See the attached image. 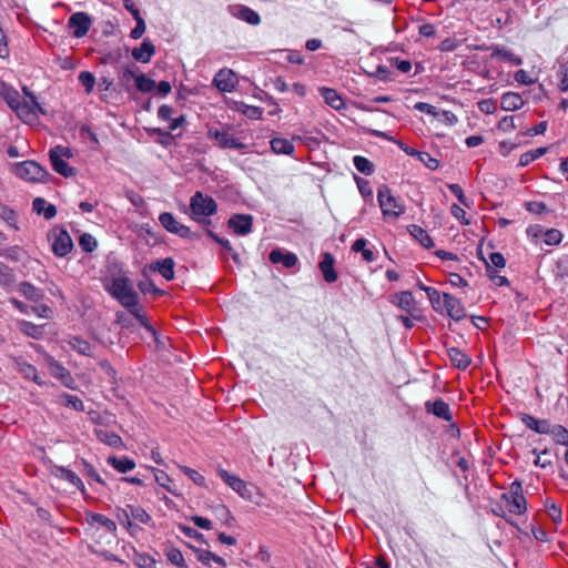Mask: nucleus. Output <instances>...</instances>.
<instances>
[{
	"label": "nucleus",
	"instance_id": "1",
	"mask_svg": "<svg viewBox=\"0 0 568 568\" xmlns=\"http://www.w3.org/2000/svg\"><path fill=\"white\" fill-rule=\"evenodd\" d=\"M106 290L123 307L128 308L129 312L135 316L141 325L153 333L152 327L146 323L142 314V310L138 304V294L128 277L123 275L114 276L111 282L106 284Z\"/></svg>",
	"mask_w": 568,
	"mask_h": 568
},
{
	"label": "nucleus",
	"instance_id": "2",
	"mask_svg": "<svg viewBox=\"0 0 568 568\" xmlns=\"http://www.w3.org/2000/svg\"><path fill=\"white\" fill-rule=\"evenodd\" d=\"M216 474L231 489L239 494L243 499L260 505V501L257 500L256 497H260L261 493L254 485L244 481L235 474H232L220 467L216 469Z\"/></svg>",
	"mask_w": 568,
	"mask_h": 568
},
{
	"label": "nucleus",
	"instance_id": "3",
	"mask_svg": "<svg viewBox=\"0 0 568 568\" xmlns=\"http://www.w3.org/2000/svg\"><path fill=\"white\" fill-rule=\"evenodd\" d=\"M191 217L200 223H209V217L217 212L216 202L202 192H195L190 199Z\"/></svg>",
	"mask_w": 568,
	"mask_h": 568
},
{
	"label": "nucleus",
	"instance_id": "4",
	"mask_svg": "<svg viewBox=\"0 0 568 568\" xmlns=\"http://www.w3.org/2000/svg\"><path fill=\"white\" fill-rule=\"evenodd\" d=\"M377 201L386 220H397L405 213V204L399 197H396L390 189L382 185L377 191Z\"/></svg>",
	"mask_w": 568,
	"mask_h": 568
},
{
	"label": "nucleus",
	"instance_id": "5",
	"mask_svg": "<svg viewBox=\"0 0 568 568\" xmlns=\"http://www.w3.org/2000/svg\"><path fill=\"white\" fill-rule=\"evenodd\" d=\"M87 523L94 530V535L99 539V541H104L106 544H111L112 539L115 537L116 524L101 514H88Z\"/></svg>",
	"mask_w": 568,
	"mask_h": 568
},
{
	"label": "nucleus",
	"instance_id": "6",
	"mask_svg": "<svg viewBox=\"0 0 568 568\" xmlns=\"http://www.w3.org/2000/svg\"><path fill=\"white\" fill-rule=\"evenodd\" d=\"M48 241L52 252L58 257H64L73 248V242L67 230L60 226L52 227L48 233Z\"/></svg>",
	"mask_w": 568,
	"mask_h": 568
},
{
	"label": "nucleus",
	"instance_id": "7",
	"mask_svg": "<svg viewBox=\"0 0 568 568\" xmlns=\"http://www.w3.org/2000/svg\"><path fill=\"white\" fill-rule=\"evenodd\" d=\"M73 156L72 151L62 145H57L49 152V158L53 170L64 178H70L75 174V170L70 166L65 160Z\"/></svg>",
	"mask_w": 568,
	"mask_h": 568
},
{
	"label": "nucleus",
	"instance_id": "8",
	"mask_svg": "<svg viewBox=\"0 0 568 568\" xmlns=\"http://www.w3.org/2000/svg\"><path fill=\"white\" fill-rule=\"evenodd\" d=\"M23 92L29 100L21 101L13 110L24 123L33 124L38 121V112L41 111V108L36 97L26 87Z\"/></svg>",
	"mask_w": 568,
	"mask_h": 568
},
{
	"label": "nucleus",
	"instance_id": "9",
	"mask_svg": "<svg viewBox=\"0 0 568 568\" xmlns=\"http://www.w3.org/2000/svg\"><path fill=\"white\" fill-rule=\"evenodd\" d=\"M13 172L18 178L29 182H43L48 175L47 171L34 161L17 163Z\"/></svg>",
	"mask_w": 568,
	"mask_h": 568
},
{
	"label": "nucleus",
	"instance_id": "10",
	"mask_svg": "<svg viewBox=\"0 0 568 568\" xmlns=\"http://www.w3.org/2000/svg\"><path fill=\"white\" fill-rule=\"evenodd\" d=\"M509 513L521 515L526 510V499L521 493V485L513 483L510 491L503 496Z\"/></svg>",
	"mask_w": 568,
	"mask_h": 568
},
{
	"label": "nucleus",
	"instance_id": "11",
	"mask_svg": "<svg viewBox=\"0 0 568 568\" xmlns=\"http://www.w3.org/2000/svg\"><path fill=\"white\" fill-rule=\"evenodd\" d=\"M45 362L49 372L53 377L58 378L65 387L71 389L75 388V382L70 372L64 366H62L59 362L49 355L45 357Z\"/></svg>",
	"mask_w": 568,
	"mask_h": 568
},
{
	"label": "nucleus",
	"instance_id": "12",
	"mask_svg": "<svg viewBox=\"0 0 568 568\" xmlns=\"http://www.w3.org/2000/svg\"><path fill=\"white\" fill-rule=\"evenodd\" d=\"M68 26L75 38H82L90 30L92 19L85 12H75L69 18Z\"/></svg>",
	"mask_w": 568,
	"mask_h": 568
},
{
	"label": "nucleus",
	"instance_id": "13",
	"mask_svg": "<svg viewBox=\"0 0 568 568\" xmlns=\"http://www.w3.org/2000/svg\"><path fill=\"white\" fill-rule=\"evenodd\" d=\"M444 311L455 321H460L466 316V311L460 300L448 293L443 294V312Z\"/></svg>",
	"mask_w": 568,
	"mask_h": 568
},
{
	"label": "nucleus",
	"instance_id": "14",
	"mask_svg": "<svg viewBox=\"0 0 568 568\" xmlns=\"http://www.w3.org/2000/svg\"><path fill=\"white\" fill-rule=\"evenodd\" d=\"M237 83L233 70L221 69L213 79V84L222 92H232Z\"/></svg>",
	"mask_w": 568,
	"mask_h": 568
},
{
	"label": "nucleus",
	"instance_id": "15",
	"mask_svg": "<svg viewBox=\"0 0 568 568\" xmlns=\"http://www.w3.org/2000/svg\"><path fill=\"white\" fill-rule=\"evenodd\" d=\"M207 136L210 139H214L219 146L223 149H243L244 144L239 142L232 134L226 131H220L217 129L211 128L207 131Z\"/></svg>",
	"mask_w": 568,
	"mask_h": 568
},
{
	"label": "nucleus",
	"instance_id": "16",
	"mask_svg": "<svg viewBox=\"0 0 568 568\" xmlns=\"http://www.w3.org/2000/svg\"><path fill=\"white\" fill-rule=\"evenodd\" d=\"M159 221L166 231L178 234L181 237H189L191 234L190 227L178 222L176 219L169 212L160 214Z\"/></svg>",
	"mask_w": 568,
	"mask_h": 568
},
{
	"label": "nucleus",
	"instance_id": "17",
	"mask_svg": "<svg viewBox=\"0 0 568 568\" xmlns=\"http://www.w3.org/2000/svg\"><path fill=\"white\" fill-rule=\"evenodd\" d=\"M229 226L239 235H246L252 230V216L251 215H233L229 220Z\"/></svg>",
	"mask_w": 568,
	"mask_h": 568
},
{
	"label": "nucleus",
	"instance_id": "18",
	"mask_svg": "<svg viewBox=\"0 0 568 568\" xmlns=\"http://www.w3.org/2000/svg\"><path fill=\"white\" fill-rule=\"evenodd\" d=\"M335 258L331 253H324L320 262V270L327 283H334L337 280V273L334 268Z\"/></svg>",
	"mask_w": 568,
	"mask_h": 568
},
{
	"label": "nucleus",
	"instance_id": "19",
	"mask_svg": "<svg viewBox=\"0 0 568 568\" xmlns=\"http://www.w3.org/2000/svg\"><path fill=\"white\" fill-rule=\"evenodd\" d=\"M270 261L274 264H283L285 267L290 268L297 264V256L292 252H285L280 248L273 250L270 253Z\"/></svg>",
	"mask_w": 568,
	"mask_h": 568
},
{
	"label": "nucleus",
	"instance_id": "20",
	"mask_svg": "<svg viewBox=\"0 0 568 568\" xmlns=\"http://www.w3.org/2000/svg\"><path fill=\"white\" fill-rule=\"evenodd\" d=\"M155 53L154 44L145 39L139 48L132 50V57L142 63H148Z\"/></svg>",
	"mask_w": 568,
	"mask_h": 568
},
{
	"label": "nucleus",
	"instance_id": "21",
	"mask_svg": "<svg viewBox=\"0 0 568 568\" xmlns=\"http://www.w3.org/2000/svg\"><path fill=\"white\" fill-rule=\"evenodd\" d=\"M524 100L517 92H506L501 95L500 106L505 111H517L524 106Z\"/></svg>",
	"mask_w": 568,
	"mask_h": 568
},
{
	"label": "nucleus",
	"instance_id": "22",
	"mask_svg": "<svg viewBox=\"0 0 568 568\" xmlns=\"http://www.w3.org/2000/svg\"><path fill=\"white\" fill-rule=\"evenodd\" d=\"M32 207H33V211L39 214V215H43L44 219L47 220H51L52 217L55 216L57 214V209L53 204H50L48 203L42 197H37L33 200V203H32Z\"/></svg>",
	"mask_w": 568,
	"mask_h": 568
},
{
	"label": "nucleus",
	"instance_id": "23",
	"mask_svg": "<svg viewBox=\"0 0 568 568\" xmlns=\"http://www.w3.org/2000/svg\"><path fill=\"white\" fill-rule=\"evenodd\" d=\"M174 261L171 257H166L153 263L151 268L158 271L166 281H171L174 278Z\"/></svg>",
	"mask_w": 568,
	"mask_h": 568
},
{
	"label": "nucleus",
	"instance_id": "24",
	"mask_svg": "<svg viewBox=\"0 0 568 568\" xmlns=\"http://www.w3.org/2000/svg\"><path fill=\"white\" fill-rule=\"evenodd\" d=\"M233 16L252 24L257 26L261 22L260 16L254 10L244 7V6H237L233 9Z\"/></svg>",
	"mask_w": 568,
	"mask_h": 568
},
{
	"label": "nucleus",
	"instance_id": "25",
	"mask_svg": "<svg viewBox=\"0 0 568 568\" xmlns=\"http://www.w3.org/2000/svg\"><path fill=\"white\" fill-rule=\"evenodd\" d=\"M321 94L326 104L335 110H341L344 108L345 103L343 98L337 93L336 90L329 88H322Z\"/></svg>",
	"mask_w": 568,
	"mask_h": 568
},
{
	"label": "nucleus",
	"instance_id": "26",
	"mask_svg": "<svg viewBox=\"0 0 568 568\" xmlns=\"http://www.w3.org/2000/svg\"><path fill=\"white\" fill-rule=\"evenodd\" d=\"M426 409L427 412L433 413L435 416L445 420H450L452 418L448 404L442 399L435 400L434 403L427 402Z\"/></svg>",
	"mask_w": 568,
	"mask_h": 568
},
{
	"label": "nucleus",
	"instance_id": "27",
	"mask_svg": "<svg viewBox=\"0 0 568 568\" xmlns=\"http://www.w3.org/2000/svg\"><path fill=\"white\" fill-rule=\"evenodd\" d=\"M128 509H129V511L131 514L132 521L134 524L139 523V524H143V525H146V526H153L154 525V521H153L151 515L144 508H142L141 506L129 505Z\"/></svg>",
	"mask_w": 568,
	"mask_h": 568
},
{
	"label": "nucleus",
	"instance_id": "28",
	"mask_svg": "<svg viewBox=\"0 0 568 568\" xmlns=\"http://www.w3.org/2000/svg\"><path fill=\"white\" fill-rule=\"evenodd\" d=\"M394 303L405 312H413L416 303L410 292L404 291L394 296Z\"/></svg>",
	"mask_w": 568,
	"mask_h": 568
},
{
	"label": "nucleus",
	"instance_id": "29",
	"mask_svg": "<svg viewBox=\"0 0 568 568\" xmlns=\"http://www.w3.org/2000/svg\"><path fill=\"white\" fill-rule=\"evenodd\" d=\"M18 292L34 303L43 298V292L28 282L21 283L18 287Z\"/></svg>",
	"mask_w": 568,
	"mask_h": 568
},
{
	"label": "nucleus",
	"instance_id": "30",
	"mask_svg": "<svg viewBox=\"0 0 568 568\" xmlns=\"http://www.w3.org/2000/svg\"><path fill=\"white\" fill-rule=\"evenodd\" d=\"M57 403L59 405L69 407V408L74 409L77 412H83L84 410L83 402L78 396H74V395H71V394H68V393L60 394L58 396V398H57Z\"/></svg>",
	"mask_w": 568,
	"mask_h": 568
},
{
	"label": "nucleus",
	"instance_id": "31",
	"mask_svg": "<svg viewBox=\"0 0 568 568\" xmlns=\"http://www.w3.org/2000/svg\"><path fill=\"white\" fill-rule=\"evenodd\" d=\"M271 149L276 154H293L295 148L291 141L284 138H274L271 140Z\"/></svg>",
	"mask_w": 568,
	"mask_h": 568
},
{
	"label": "nucleus",
	"instance_id": "32",
	"mask_svg": "<svg viewBox=\"0 0 568 568\" xmlns=\"http://www.w3.org/2000/svg\"><path fill=\"white\" fill-rule=\"evenodd\" d=\"M409 234L420 243V245L425 248H430L434 246V242L429 234L418 225H410L408 227Z\"/></svg>",
	"mask_w": 568,
	"mask_h": 568
},
{
	"label": "nucleus",
	"instance_id": "33",
	"mask_svg": "<svg viewBox=\"0 0 568 568\" xmlns=\"http://www.w3.org/2000/svg\"><path fill=\"white\" fill-rule=\"evenodd\" d=\"M448 357L453 365L462 369L467 368L471 362L467 354L455 347L448 349Z\"/></svg>",
	"mask_w": 568,
	"mask_h": 568
},
{
	"label": "nucleus",
	"instance_id": "34",
	"mask_svg": "<svg viewBox=\"0 0 568 568\" xmlns=\"http://www.w3.org/2000/svg\"><path fill=\"white\" fill-rule=\"evenodd\" d=\"M235 110L248 119L258 120L263 115V109L255 105H248L244 102H236Z\"/></svg>",
	"mask_w": 568,
	"mask_h": 568
},
{
	"label": "nucleus",
	"instance_id": "35",
	"mask_svg": "<svg viewBox=\"0 0 568 568\" xmlns=\"http://www.w3.org/2000/svg\"><path fill=\"white\" fill-rule=\"evenodd\" d=\"M0 95L6 100L8 105L13 110L20 102L19 92L6 84L0 85Z\"/></svg>",
	"mask_w": 568,
	"mask_h": 568
},
{
	"label": "nucleus",
	"instance_id": "36",
	"mask_svg": "<svg viewBox=\"0 0 568 568\" xmlns=\"http://www.w3.org/2000/svg\"><path fill=\"white\" fill-rule=\"evenodd\" d=\"M108 463L113 468H115L119 473H123V474L134 469V467H135V463L128 457L116 458L114 456H110L108 458Z\"/></svg>",
	"mask_w": 568,
	"mask_h": 568
},
{
	"label": "nucleus",
	"instance_id": "37",
	"mask_svg": "<svg viewBox=\"0 0 568 568\" xmlns=\"http://www.w3.org/2000/svg\"><path fill=\"white\" fill-rule=\"evenodd\" d=\"M493 58H498L509 62L513 65H519L523 63L521 59L510 50L504 48H495L491 53Z\"/></svg>",
	"mask_w": 568,
	"mask_h": 568
},
{
	"label": "nucleus",
	"instance_id": "38",
	"mask_svg": "<svg viewBox=\"0 0 568 568\" xmlns=\"http://www.w3.org/2000/svg\"><path fill=\"white\" fill-rule=\"evenodd\" d=\"M68 344L70 345V347L73 351H75L77 353H79L81 355H85V356L92 355L91 345L89 344V342H87L85 339H82L81 337H78V336L71 337L68 341Z\"/></svg>",
	"mask_w": 568,
	"mask_h": 568
},
{
	"label": "nucleus",
	"instance_id": "39",
	"mask_svg": "<svg viewBox=\"0 0 568 568\" xmlns=\"http://www.w3.org/2000/svg\"><path fill=\"white\" fill-rule=\"evenodd\" d=\"M118 518L123 524V526L126 528L131 536L136 537L138 534L141 531V528L132 521V517L129 509H123L122 514L118 515Z\"/></svg>",
	"mask_w": 568,
	"mask_h": 568
},
{
	"label": "nucleus",
	"instance_id": "40",
	"mask_svg": "<svg viewBox=\"0 0 568 568\" xmlns=\"http://www.w3.org/2000/svg\"><path fill=\"white\" fill-rule=\"evenodd\" d=\"M367 241L365 239H358L353 243L352 250L354 252H361L363 260L371 263L375 260L374 253L372 250L366 247Z\"/></svg>",
	"mask_w": 568,
	"mask_h": 568
},
{
	"label": "nucleus",
	"instance_id": "41",
	"mask_svg": "<svg viewBox=\"0 0 568 568\" xmlns=\"http://www.w3.org/2000/svg\"><path fill=\"white\" fill-rule=\"evenodd\" d=\"M18 372L24 377L34 381L39 385H43V382L39 378L34 366L28 363H17Z\"/></svg>",
	"mask_w": 568,
	"mask_h": 568
},
{
	"label": "nucleus",
	"instance_id": "42",
	"mask_svg": "<svg viewBox=\"0 0 568 568\" xmlns=\"http://www.w3.org/2000/svg\"><path fill=\"white\" fill-rule=\"evenodd\" d=\"M97 436L102 443H104L109 446L120 447L122 445L121 437L119 435H116L115 433H110L108 430L99 429V430H97Z\"/></svg>",
	"mask_w": 568,
	"mask_h": 568
},
{
	"label": "nucleus",
	"instance_id": "43",
	"mask_svg": "<svg viewBox=\"0 0 568 568\" xmlns=\"http://www.w3.org/2000/svg\"><path fill=\"white\" fill-rule=\"evenodd\" d=\"M155 481L163 488H165L169 493H171L174 496H179L178 491L173 487L172 483L173 480L170 478V476L163 471V470H155L154 474Z\"/></svg>",
	"mask_w": 568,
	"mask_h": 568
},
{
	"label": "nucleus",
	"instance_id": "44",
	"mask_svg": "<svg viewBox=\"0 0 568 568\" xmlns=\"http://www.w3.org/2000/svg\"><path fill=\"white\" fill-rule=\"evenodd\" d=\"M180 470L186 475L195 485L200 487H207L206 480L203 475H201L197 470L190 468L187 466L179 465Z\"/></svg>",
	"mask_w": 568,
	"mask_h": 568
},
{
	"label": "nucleus",
	"instance_id": "45",
	"mask_svg": "<svg viewBox=\"0 0 568 568\" xmlns=\"http://www.w3.org/2000/svg\"><path fill=\"white\" fill-rule=\"evenodd\" d=\"M526 425L534 429L535 432L539 434H548L550 430V424L547 420H539L534 417L528 416L526 419Z\"/></svg>",
	"mask_w": 568,
	"mask_h": 568
},
{
	"label": "nucleus",
	"instance_id": "46",
	"mask_svg": "<svg viewBox=\"0 0 568 568\" xmlns=\"http://www.w3.org/2000/svg\"><path fill=\"white\" fill-rule=\"evenodd\" d=\"M548 434L560 445L568 446V430L560 425H551Z\"/></svg>",
	"mask_w": 568,
	"mask_h": 568
},
{
	"label": "nucleus",
	"instance_id": "47",
	"mask_svg": "<svg viewBox=\"0 0 568 568\" xmlns=\"http://www.w3.org/2000/svg\"><path fill=\"white\" fill-rule=\"evenodd\" d=\"M353 163L355 168L363 174L371 175L374 172V166L372 162L361 155H356L353 159Z\"/></svg>",
	"mask_w": 568,
	"mask_h": 568
},
{
	"label": "nucleus",
	"instance_id": "48",
	"mask_svg": "<svg viewBox=\"0 0 568 568\" xmlns=\"http://www.w3.org/2000/svg\"><path fill=\"white\" fill-rule=\"evenodd\" d=\"M19 327L22 333L33 338H39L42 335V327L34 325L31 322L22 321L20 322Z\"/></svg>",
	"mask_w": 568,
	"mask_h": 568
},
{
	"label": "nucleus",
	"instance_id": "49",
	"mask_svg": "<svg viewBox=\"0 0 568 568\" xmlns=\"http://www.w3.org/2000/svg\"><path fill=\"white\" fill-rule=\"evenodd\" d=\"M135 85L141 92H151L155 89V81L144 74L135 77Z\"/></svg>",
	"mask_w": 568,
	"mask_h": 568
},
{
	"label": "nucleus",
	"instance_id": "50",
	"mask_svg": "<svg viewBox=\"0 0 568 568\" xmlns=\"http://www.w3.org/2000/svg\"><path fill=\"white\" fill-rule=\"evenodd\" d=\"M506 261L500 253H491L486 262L487 273L496 271L495 268H504Z\"/></svg>",
	"mask_w": 568,
	"mask_h": 568
},
{
	"label": "nucleus",
	"instance_id": "51",
	"mask_svg": "<svg viewBox=\"0 0 568 568\" xmlns=\"http://www.w3.org/2000/svg\"><path fill=\"white\" fill-rule=\"evenodd\" d=\"M59 471H60V477L62 479L69 481L70 484H72L73 486H75L77 488H79L81 490L84 489V485H83L82 480L74 471L64 469V468H60Z\"/></svg>",
	"mask_w": 568,
	"mask_h": 568
},
{
	"label": "nucleus",
	"instance_id": "52",
	"mask_svg": "<svg viewBox=\"0 0 568 568\" xmlns=\"http://www.w3.org/2000/svg\"><path fill=\"white\" fill-rule=\"evenodd\" d=\"M197 559L199 561H201L202 564L206 565V566H210L211 561H214L221 566H225V560L220 557V556H216L215 554L211 552V551H207V550H202L199 555H197Z\"/></svg>",
	"mask_w": 568,
	"mask_h": 568
},
{
	"label": "nucleus",
	"instance_id": "53",
	"mask_svg": "<svg viewBox=\"0 0 568 568\" xmlns=\"http://www.w3.org/2000/svg\"><path fill=\"white\" fill-rule=\"evenodd\" d=\"M427 297L436 312H443V295L438 290H426Z\"/></svg>",
	"mask_w": 568,
	"mask_h": 568
},
{
	"label": "nucleus",
	"instance_id": "54",
	"mask_svg": "<svg viewBox=\"0 0 568 568\" xmlns=\"http://www.w3.org/2000/svg\"><path fill=\"white\" fill-rule=\"evenodd\" d=\"M165 555H166V558L173 565H175V566H178L180 568H184L185 567V560H184L183 554L181 552L180 549H178V548H169L165 551Z\"/></svg>",
	"mask_w": 568,
	"mask_h": 568
},
{
	"label": "nucleus",
	"instance_id": "55",
	"mask_svg": "<svg viewBox=\"0 0 568 568\" xmlns=\"http://www.w3.org/2000/svg\"><path fill=\"white\" fill-rule=\"evenodd\" d=\"M134 562L139 568H155L156 560L146 554H136Z\"/></svg>",
	"mask_w": 568,
	"mask_h": 568
},
{
	"label": "nucleus",
	"instance_id": "56",
	"mask_svg": "<svg viewBox=\"0 0 568 568\" xmlns=\"http://www.w3.org/2000/svg\"><path fill=\"white\" fill-rule=\"evenodd\" d=\"M78 79L79 82L85 88V92L91 93L95 84L94 75L89 71H82L80 72Z\"/></svg>",
	"mask_w": 568,
	"mask_h": 568
},
{
	"label": "nucleus",
	"instance_id": "57",
	"mask_svg": "<svg viewBox=\"0 0 568 568\" xmlns=\"http://www.w3.org/2000/svg\"><path fill=\"white\" fill-rule=\"evenodd\" d=\"M79 245L85 252H92L97 247V240L89 233H84L79 239Z\"/></svg>",
	"mask_w": 568,
	"mask_h": 568
},
{
	"label": "nucleus",
	"instance_id": "58",
	"mask_svg": "<svg viewBox=\"0 0 568 568\" xmlns=\"http://www.w3.org/2000/svg\"><path fill=\"white\" fill-rule=\"evenodd\" d=\"M426 168L429 170H436L439 166V162L437 159L433 158L427 152H420L417 158Z\"/></svg>",
	"mask_w": 568,
	"mask_h": 568
},
{
	"label": "nucleus",
	"instance_id": "59",
	"mask_svg": "<svg viewBox=\"0 0 568 568\" xmlns=\"http://www.w3.org/2000/svg\"><path fill=\"white\" fill-rule=\"evenodd\" d=\"M437 118L443 124L447 126H454L458 122L457 115L447 110L439 112Z\"/></svg>",
	"mask_w": 568,
	"mask_h": 568
},
{
	"label": "nucleus",
	"instance_id": "60",
	"mask_svg": "<svg viewBox=\"0 0 568 568\" xmlns=\"http://www.w3.org/2000/svg\"><path fill=\"white\" fill-rule=\"evenodd\" d=\"M449 191L458 199V201L466 207H470L468 199L464 195L463 189L459 184H448Z\"/></svg>",
	"mask_w": 568,
	"mask_h": 568
},
{
	"label": "nucleus",
	"instance_id": "61",
	"mask_svg": "<svg viewBox=\"0 0 568 568\" xmlns=\"http://www.w3.org/2000/svg\"><path fill=\"white\" fill-rule=\"evenodd\" d=\"M544 241L547 245H555L561 241V233L558 230L551 229L544 233Z\"/></svg>",
	"mask_w": 568,
	"mask_h": 568
},
{
	"label": "nucleus",
	"instance_id": "62",
	"mask_svg": "<svg viewBox=\"0 0 568 568\" xmlns=\"http://www.w3.org/2000/svg\"><path fill=\"white\" fill-rule=\"evenodd\" d=\"M31 311L41 318H51L52 316V310L45 304L34 305Z\"/></svg>",
	"mask_w": 568,
	"mask_h": 568
},
{
	"label": "nucleus",
	"instance_id": "63",
	"mask_svg": "<svg viewBox=\"0 0 568 568\" xmlns=\"http://www.w3.org/2000/svg\"><path fill=\"white\" fill-rule=\"evenodd\" d=\"M478 109L485 114H493L496 111V103L491 99L481 100L478 102Z\"/></svg>",
	"mask_w": 568,
	"mask_h": 568
},
{
	"label": "nucleus",
	"instance_id": "64",
	"mask_svg": "<svg viewBox=\"0 0 568 568\" xmlns=\"http://www.w3.org/2000/svg\"><path fill=\"white\" fill-rule=\"evenodd\" d=\"M559 74H560V83H559L560 90L568 91V63L561 65Z\"/></svg>",
	"mask_w": 568,
	"mask_h": 568
}]
</instances>
